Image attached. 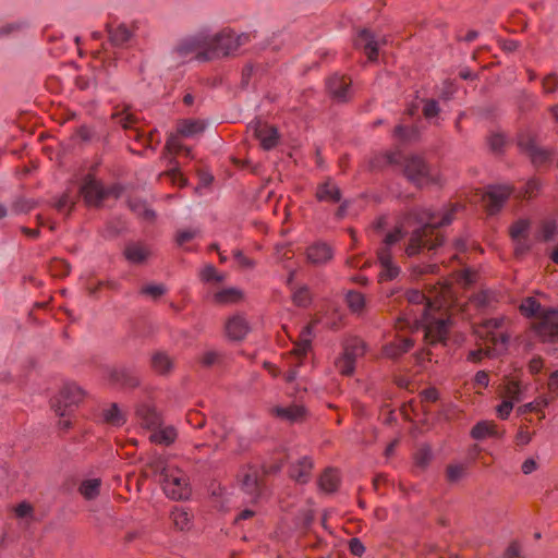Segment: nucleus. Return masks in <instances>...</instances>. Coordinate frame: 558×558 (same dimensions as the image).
<instances>
[{
    "instance_id": "27",
    "label": "nucleus",
    "mask_w": 558,
    "mask_h": 558,
    "mask_svg": "<svg viewBox=\"0 0 558 558\" xmlns=\"http://www.w3.org/2000/svg\"><path fill=\"white\" fill-rule=\"evenodd\" d=\"M365 351L366 343L357 337H352L344 342L342 354H344L347 357H349L355 363L356 359L365 354Z\"/></svg>"
},
{
    "instance_id": "60",
    "label": "nucleus",
    "mask_w": 558,
    "mask_h": 558,
    "mask_svg": "<svg viewBox=\"0 0 558 558\" xmlns=\"http://www.w3.org/2000/svg\"><path fill=\"white\" fill-rule=\"evenodd\" d=\"M403 238V232L401 228H396L393 231L389 232L385 240L384 245L391 246L399 242Z\"/></svg>"
},
{
    "instance_id": "57",
    "label": "nucleus",
    "mask_w": 558,
    "mask_h": 558,
    "mask_svg": "<svg viewBox=\"0 0 558 558\" xmlns=\"http://www.w3.org/2000/svg\"><path fill=\"white\" fill-rule=\"evenodd\" d=\"M513 403L511 400H505L497 407V414L501 420H507L513 409Z\"/></svg>"
},
{
    "instance_id": "34",
    "label": "nucleus",
    "mask_w": 558,
    "mask_h": 558,
    "mask_svg": "<svg viewBox=\"0 0 558 558\" xmlns=\"http://www.w3.org/2000/svg\"><path fill=\"white\" fill-rule=\"evenodd\" d=\"M313 335V325L308 324L306 325L300 335V340L295 343V347L293 349V353L298 356H304L307 351L311 349L312 344V337Z\"/></svg>"
},
{
    "instance_id": "12",
    "label": "nucleus",
    "mask_w": 558,
    "mask_h": 558,
    "mask_svg": "<svg viewBox=\"0 0 558 558\" xmlns=\"http://www.w3.org/2000/svg\"><path fill=\"white\" fill-rule=\"evenodd\" d=\"M512 189L508 185H493L484 195L483 199L486 203V210L489 215L497 214L505 202L508 199Z\"/></svg>"
},
{
    "instance_id": "61",
    "label": "nucleus",
    "mask_w": 558,
    "mask_h": 558,
    "mask_svg": "<svg viewBox=\"0 0 558 558\" xmlns=\"http://www.w3.org/2000/svg\"><path fill=\"white\" fill-rule=\"evenodd\" d=\"M395 135L403 141H410L412 136L416 135V131L410 130L404 125H397L395 128Z\"/></svg>"
},
{
    "instance_id": "40",
    "label": "nucleus",
    "mask_w": 558,
    "mask_h": 558,
    "mask_svg": "<svg viewBox=\"0 0 558 558\" xmlns=\"http://www.w3.org/2000/svg\"><path fill=\"white\" fill-rule=\"evenodd\" d=\"M293 303L299 307H307L312 302V295L306 286L296 289L292 295Z\"/></svg>"
},
{
    "instance_id": "15",
    "label": "nucleus",
    "mask_w": 558,
    "mask_h": 558,
    "mask_svg": "<svg viewBox=\"0 0 558 558\" xmlns=\"http://www.w3.org/2000/svg\"><path fill=\"white\" fill-rule=\"evenodd\" d=\"M377 258L381 266L379 279L390 281L396 279L400 274V268L392 262V253L390 246L383 245L377 251Z\"/></svg>"
},
{
    "instance_id": "22",
    "label": "nucleus",
    "mask_w": 558,
    "mask_h": 558,
    "mask_svg": "<svg viewBox=\"0 0 558 558\" xmlns=\"http://www.w3.org/2000/svg\"><path fill=\"white\" fill-rule=\"evenodd\" d=\"M315 195L318 202L332 204L339 203L342 196L341 190L331 179L318 184Z\"/></svg>"
},
{
    "instance_id": "18",
    "label": "nucleus",
    "mask_w": 558,
    "mask_h": 558,
    "mask_svg": "<svg viewBox=\"0 0 558 558\" xmlns=\"http://www.w3.org/2000/svg\"><path fill=\"white\" fill-rule=\"evenodd\" d=\"M307 260L313 265H322L329 262L333 256L330 245L324 242H316L306 250Z\"/></svg>"
},
{
    "instance_id": "3",
    "label": "nucleus",
    "mask_w": 558,
    "mask_h": 558,
    "mask_svg": "<svg viewBox=\"0 0 558 558\" xmlns=\"http://www.w3.org/2000/svg\"><path fill=\"white\" fill-rule=\"evenodd\" d=\"M453 322L450 318H436L432 313V305L422 311L420 318L413 319V330L423 329L424 340L427 344H446Z\"/></svg>"
},
{
    "instance_id": "9",
    "label": "nucleus",
    "mask_w": 558,
    "mask_h": 558,
    "mask_svg": "<svg viewBox=\"0 0 558 558\" xmlns=\"http://www.w3.org/2000/svg\"><path fill=\"white\" fill-rule=\"evenodd\" d=\"M517 144L520 151L526 155L535 167L546 163L553 155L551 150L539 147L536 143L535 136L530 133H520L518 135Z\"/></svg>"
},
{
    "instance_id": "37",
    "label": "nucleus",
    "mask_w": 558,
    "mask_h": 558,
    "mask_svg": "<svg viewBox=\"0 0 558 558\" xmlns=\"http://www.w3.org/2000/svg\"><path fill=\"white\" fill-rule=\"evenodd\" d=\"M100 485L99 478L85 480L81 483L78 492L85 499L92 500L99 495Z\"/></svg>"
},
{
    "instance_id": "17",
    "label": "nucleus",
    "mask_w": 558,
    "mask_h": 558,
    "mask_svg": "<svg viewBox=\"0 0 558 558\" xmlns=\"http://www.w3.org/2000/svg\"><path fill=\"white\" fill-rule=\"evenodd\" d=\"M350 81H347L344 76L332 75L327 81V88L337 101H347L351 97Z\"/></svg>"
},
{
    "instance_id": "25",
    "label": "nucleus",
    "mask_w": 558,
    "mask_h": 558,
    "mask_svg": "<svg viewBox=\"0 0 558 558\" xmlns=\"http://www.w3.org/2000/svg\"><path fill=\"white\" fill-rule=\"evenodd\" d=\"M153 371L159 375H168L174 366L173 360L166 352H155L150 359Z\"/></svg>"
},
{
    "instance_id": "48",
    "label": "nucleus",
    "mask_w": 558,
    "mask_h": 558,
    "mask_svg": "<svg viewBox=\"0 0 558 558\" xmlns=\"http://www.w3.org/2000/svg\"><path fill=\"white\" fill-rule=\"evenodd\" d=\"M505 396L512 402L521 400V389L518 381L509 380L505 386Z\"/></svg>"
},
{
    "instance_id": "62",
    "label": "nucleus",
    "mask_w": 558,
    "mask_h": 558,
    "mask_svg": "<svg viewBox=\"0 0 558 558\" xmlns=\"http://www.w3.org/2000/svg\"><path fill=\"white\" fill-rule=\"evenodd\" d=\"M513 241L515 242V245H514L515 256H522V255L526 254L532 247V245L526 241V238L513 240Z\"/></svg>"
},
{
    "instance_id": "10",
    "label": "nucleus",
    "mask_w": 558,
    "mask_h": 558,
    "mask_svg": "<svg viewBox=\"0 0 558 558\" xmlns=\"http://www.w3.org/2000/svg\"><path fill=\"white\" fill-rule=\"evenodd\" d=\"M248 128L253 131L255 137L259 141L260 146L265 150H270L278 145L279 133L274 125L256 120L251 122Z\"/></svg>"
},
{
    "instance_id": "56",
    "label": "nucleus",
    "mask_w": 558,
    "mask_h": 558,
    "mask_svg": "<svg viewBox=\"0 0 558 558\" xmlns=\"http://www.w3.org/2000/svg\"><path fill=\"white\" fill-rule=\"evenodd\" d=\"M54 208L63 213L65 209H68V214L71 211V209L74 206V202L70 198L69 194L64 193L54 204Z\"/></svg>"
},
{
    "instance_id": "39",
    "label": "nucleus",
    "mask_w": 558,
    "mask_h": 558,
    "mask_svg": "<svg viewBox=\"0 0 558 558\" xmlns=\"http://www.w3.org/2000/svg\"><path fill=\"white\" fill-rule=\"evenodd\" d=\"M531 221L529 219H519L514 221L509 228V235L512 240L527 238Z\"/></svg>"
},
{
    "instance_id": "33",
    "label": "nucleus",
    "mask_w": 558,
    "mask_h": 558,
    "mask_svg": "<svg viewBox=\"0 0 558 558\" xmlns=\"http://www.w3.org/2000/svg\"><path fill=\"white\" fill-rule=\"evenodd\" d=\"M242 291L236 288L222 289L214 294V302L219 305L236 303L242 299Z\"/></svg>"
},
{
    "instance_id": "21",
    "label": "nucleus",
    "mask_w": 558,
    "mask_h": 558,
    "mask_svg": "<svg viewBox=\"0 0 558 558\" xmlns=\"http://www.w3.org/2000/svg\"><path fill=\"white\" fill-rule=\"evenodd\" d=\"M313 469V460L305 456L292 463L289 470V475L292 480L300 484H305L311 478V472Z\"/></svg>"
},
{
    "instance_id": "50",
    "label": "nucleus",
    "mask_w": 558,
    "mask_h": 558,
    "mask_svg": "<svg viewBox=\"0 0 558 558\" xmlns=\"http://www.w3.org/2000/svg\"><path fill=\"white\" fill-rule=\"evenodd\" d=\"M407 298H408L409 303H411V304H414V305L423 304L424 305L423 310L427 306V304H430L433 306L432 302L425 296V294L418 290L409 291L407 294Z\"/></svg>"
},
{
    "instance_id": "41",
    "label": "nucleus",
    "mask_w": 558,
    "mask_h": 558,
    "mask_svg": "<svg viewBox=\"0 0 558 558\" xmlns=\"http://www.w3.org/2000/svg\"><path fill=\"white\" fill-rule=\"evenodd\" d=\"M347 303L350 310L354 313H361L365 306V298L362 293L350 291L347 294Z\"/></svg>"
},
{
    "instance_id": "63",
    "label": "nucleus",
    "mask_w": 558,
    "mask_h": 558,
    "mask_svg": "<svg viewBox=\"0 0 558 558\" xmlns=\"http://www.w3.org/2000/svg\"><path fill=\"white\" fill-rule=\"evenodd\" d=\"M349 549H350L351 554H353L354 556H359V557L365 553V546L356 537H353L349 541Z\"/></svg>"
},
{
    "instance_id": "19",
    "label": "nucleus",
    "mask_w": 558,
    "mask_h": 558,
    "mask_svg": "<svg viewBox=\"0 0 558 558\" xmlns=\"http://www.w3.org/2000/svg\"><path fill=\"white\" fill-rule=\"evenodd\" d=\"M110 380L119 385L121 388H136L140 386L141 380L137 374L130 368L121 367L112 369L110 373Z\"/></svg>"
},
{
    "instance_id": "54",
    "label": "nucleus",
    "mask_w": 558,
    "mask_h": 558,
    "mask_svg": "<svg viewBox=\"0 0 558 558\" xmlns=\"http://www.w3.org/2000/svg\"><path fill=\"white\" fill-rule=\"evenodd\" d=\"M488 145L492 151L500 153L505 146V136L502 134H492L488 137Z\"/></svg>"
},
{
    "instance_id": "45",
    "label": "nucleus",
    "mask_w": 558,
    "mask_h": 558,
    "mask_svg": "<svg viewBox=\"0 0 558 558\" xmlns=\"http://www.w3.org/2000/svg\"><path fill=\"white\" fill-rule=\"evenodd\" d=\"M465 475V468L462 464H450L446 470V477L449 483H457Z\"/></svg>"
},
{
    "instance_id": "24",
    "label": "nucleus",
    "mask_w": 558,
    "mask_h": 558,
    "mask_svg": "<svg viewBox=\"0 0 558 558\" xmlns=\"http://www.w3.org/2000/svg\"><path fill=\"white\" fill-rule=\"evenodd\" d=\"M109 40L116 47L124 46L133 36V32L128 28L125 24L113 26L112 24L106 25Z\"/></svg>"
},
{
    "instance_id": "49",
    "label": "nucleus",
    "mask_w": 558,
    "mask_h": 558,
    "mask_svg": "<svg viewBox=\"0 0 558 558\" xmlns=\"http://www.w3.org/2000/svg\"><path fill=\"white\" fill-rule=\"evenodd\" d=\"M539 189V181L536 179H531L525 183L524 189L520 192L519 196L523 198H532L538 193Z\"/></svg>"
},
{
    "instance_id": "16",
    "label": "nucleus",
    "mask_w": 558,
    "mask_h": 558,
    "mask_svg": "<svg viewBox=\"0 0 558 558\" xmlns=\"http://www.w3.org/2000/svg\"><path fill=\"white\" fill-rule=\"evenodd\" d=\"M207 34L199 33L195 36L187 37L183 39L175 48V51L181 57H186L192 52H197L207 50Z\"/></svg>"
},
{
    "instance_id": "31",
    "label": "nucleus",
    "mask_w": 558,
    "mask_h": 558,
    "mask_svg": "<svg viewBox=\"0 0 558 558\" xmlns=\"http://www.w3.org/2000/svg\"><path fill=\"white\" fill-rule=\"evenodd\" d=\"M102 420L105 423L113 426H122L126 422V417L118 403H111L109 408L102 410Z\"/></svg>"
},
{
    "instance_id": "14",
    "label": "nucleus",
    "mask_w": 558,
    "mask_h": 558,
    "mask_svg": "<svg viewBox=\"0 0 558 558\" xmlns=\"http://www.w3.org/2000/svg\"><path fill=\"white\" fill-rule=\"evenodd\" d=\"M84 201L90 206H99L105 199V187L94 177L88 174L81 186Z\"/></svg>"
},
{
    "instance_id": "44",
    "label": "nucleus",
    "mask_w": 558,
    "mask_h": 558,
    "mask_svg": "<svg viewBox=\"0 0 558 558\" xmlns=\"http://www.w3.org/2000/svg\"><path fill=\"white\" fill-rule=\"evenodd\" d=\"M432 457L433 454L429 447L423 446L418 448L414 454V461L416 466L425 469L429 464Z\"/></svg>"
},
{
    "instance_id": "42",
    "label": "nucleus",
    "mask_w": 558,
    "mask_h": 558,
    "mask_svg": "<svg viewBox=\"0 0 558 558\" xmlns=\"http://www.w3.org/2000/svg\"><path fill=\"white\" fill-rule=\"evenodd\" d=\"M541 310V303L532 296L525 298L521 305L520 311L526 317L535 316Z\"/></svg>"
},
{
    "instance_id": "46",
    "label": "nucleus",
    "mask_w": 558,
    "mask_h": 558,
    "mask_svg": "<svg viewBox=\"0 0 558 558\" xmlns=\"http://www.w3.org/2000/svg\"><path fill=\"white\" fill-rule=\"evenodd\" d=\"M221 360L222 354L219 351L215 350H208L204 352L199 357V362L204 367L217 365L221 362Z\"/></svg>"
},
{
    "instance_id": "2",
    "label": "nucleus",
    "mask_w": 558,
    "mask_h": 558,
    "mask_svg": "<svg viewBox=\"0 0 558 558\" xmlns=\"http://www.w3.org/2000/svg\"><path fill=\"white\" fill-rule=\"evenodd\" d=\"M386 163L400 167L407 180L417 189L436 181L432 168L420 155H402L399 151L387 153L383 156Z\"/></svg>"
},
{
    "instance_id": "59",
    "label": "nucleus",
    "mask_w": 558,
    "mask_h": 558,
    "mask_svg": "<svg viewBox=\"0 0 558 558\" xmlns=\"http://www.w3.org/2000/svg\"><path fill=\"white\" fill-rule=\"evenodd\" d=\"M35 202L28 199H17L13 203V209L16 213H27L35 207Z\"/></svg>"
},
{
    "instance_id": "11",
    "label": "nucleus",
    "mask_w": 558,
    "mask_h": 558,
    "mask_svg": "<svg viewBox=\"0 0 558 558\" xmlns=\"http://www.w3.org/2000/svg\"><path fill=\"white\" fill-rule=\"evenodd\" d=\"M385 44V38L377 39L375 34L367 28L361 29L354 40L355 47L363 49L369 61L377 60L379 46Z\"/></svg>"
},
{
    "instance_id": "26",
    "label": "nucleus",
    "mask_w": 558,
    "mask_h": 558,
    "mask_svg": "<svg viewBox=\"0 0 558 558\" xmlns=\"http://www.w3.org/2000/svg\"><path fill=\"white\" fill-rule=\"evenodd\" d=\"M414 345L411 338H403L397 342L388 343L384 347V354L389 359H398L402 354L409 352Z\"/></svg>"
},
{
    "instance_id": "52",
    "label": "nucleus",
    "mask_w": 558,
    "mask_h": 558,
    "mask_svg": "<svg viewBox=\"0 0 558 558\" xmlns=\"http://www.w3.org/2000/svg\"><path fill=\"white\" fill-rule=\"evenodd\" d=\"M440 112L438 102L435 99H425L423 114L426 119H432Z\"/></svg>"
},
{
    "instance_id": "4",
    "label": "nucleus",
    "mask_w": 558,
    "mask_h": 558,
    "mask_svg": "<svg viewBox=\"0 0 558 558\" xmlns=\"http://www.w3.org/2000/svg\"><path fill=\"white\" fill-rule=\"evenodd\" d=\"M160 482L165 494L173 500L187 499L191 495L187 477L181 470L163 468Z\"/></svg>"
},
{
    "instance_id": "55",
    "label": "nucleus",
    "mask_w": 558,
    "mask_h": 558,
    "mask_svg": "<svg viewBox=\"0 0 558 558\" xmlns=\"http://www.w3.org/2000/svg\"><path fill=\"white\" fill-rule=\"evenodd\" d=\"M543 88L545 93H554L558 89V75L550 73L543 80Z\"/></svg>"
},
{
    "instance_id": "38",
    "label": "nucleus",
    "mask_w": 558,
    "mask_h": 558,
    "mask_svg": "<svg viewBox=\"0 0 558 558\" xmlns=\"http://www.w3.org/2000/svg\"><path fill=\"white\" fill-rule=\"evenodd\" d=\"M129 208L136 214L138 217H142L146 220H154L156 217V214L153 209L148 208L146 203L138 199V198H132L128 202Z\"/></svg>"
},
{
    "instance_id": "7",
    "label": "nucleus",
    "mask_w": 558,
    "mask_h": 558,
    "mask_svg": "<svg viewBox=\"0 0 558 558\" xmlns=\"http://www.w3.org/2000/svg\"><path fill=\"white\" fill-rule=\"evenodd\" d=\"M240 487L253 501H257L264 489L263 474L256 465H243L238 474Z\"/></svg>"
},
{
    "instance_id": "13",
    "label": "nucleus",
    "mask_w": 558,
    "mask_h": 558,
    "mask_svg": "<svg viewBox=\"0 0 558 558\" xmlns=\"http://www.w3.org/2000/svg\"><path fill=\"white\" fill-rule=\"evenodd\" d=\"M135 414L143 428L153 430L162 425L161 414L150 403H140L136 407Z\"/></svg>"
},
{
    "instance_id": "28",
    "label": "nucleus",
    "mask_w": 558,
    "mask_h": 558,
    "mask_svg": "<svg viewBox=\"0 0 558 558\" xmlns=\"http://www.w3.org/2000/svg\"><path fill=\"white\" fill-rule=\"evenodd\" d=\"M471 436L476 440H482L486 437H497V425L494 422L481 421L473 426Z\"/></svg>"
},
{
    "instance_id": "23",
    "label": "nucleus",
    "mask_w": 558,
    "mask_h": 558,
    "mask_svg": "<svg viewBox=\"0 0 558 558\" xmlns=\"http://www.w3.org/2000/svg\"><path fill=\"white\" fill-rule=\"evenodd\" d=\"M178 437V432L174 426H160L151 430L149 440L157 445L170 446Z\"/></svg>"
},
{
    "instance_id": "47",
    "label": "nucleus",
    "mask_w": 558,
    "mask_h": 558,
    "mask_svg": "<svg viewBox=\"0 0 558 558\" xmlns=\"http://www.w3.org/2000/svg\"><path fill=\"white\" fill-rule=\"evenodd\" d=\"M201 279L205 282H221L225 279V276L222 274H219L217 269L213 265L205 266L201 274Z\"/></svg>"
},
{
    "instance_id": "30",
    "label": "nucleus",
    "mask_w": 558,
    "mask_h": 558,
    "mask_svg": "<svg viewBox=\"0 0 558 558\" xmlns=\"http://www.w3.org/2000/svg\"><path fill=\"white\" fill-rule=\"evenodd\" d=\"M149 250L141 244H129L124 250V257L132 264H142L149 256Z\"/></svg>"
},
{
    "instance_id": "1",
    "label": "nucleus",
    "mask_w": 558,
    "mask_h": 558,
    "mask_svg": "<svg viewBox=\"0 0 558 558\" xmlns=\"http://www.w3.org/2000/svg\"><path fill=\"white\" fill-rule=\"evenodd\" d=\"M456 206L447 210L439 221H436V213L430 209L413 208L408 213V219L420 225L411 232L409 243L405 247L408 256L412 257L422 252L423 248L436 250L444 244V236L438 232L442 226L450 225L453 220Z\"/></svg>"
},
{
    "instance_id": "32",
    "label": "nucleus",
    "mask_w": 558,
    "mask_h": 558,
    "mask_svg": "<svg viewBox=\"0 0 558 558\" xmlns=\"http://www.w3.org/2000/svg\"><path fill=\"white\" fill-rule=\"evenodd\" d=\"M205 130V124L201 120L185 119L179 122L178 133L185 137L199 134Z\"/></svg>"
},
{
    "instance_id": "43",
    "label": "nucleus",
    "mask_w": 558,
    "mask_h": 558,
    "mask_svg": "<svg viewBox=\"0 0 558 558\" xmlns=\"http://www.w3.org/2000/svg\"><path fill=\"white\" fill-rule=\"evenodd\" d=\"M335 365L338 372L343 376H351L355 371V363L344 354L336 360Z\"/></svg>"
},
{
    "instance_id": "35",
    "label": "nucleus",
    "mask_w": 558,
    "mask_h": 558,
    "mask_svg": "<svg viewBox=\"0 0 558 558\" xmlns=\"http://www.w3.org/2000/svg\"><path fill=\"white\" fill-rule=\"evenodd\" d=\"M339 481L338 472L335 469H326L320 475L318 484L324 492L333 493L338 488Z\"/></svg>"
},
{
    "instance_id": "51",
    "label": "nucleus",
    "mask_w": 558,
    "mask_h": 558,
    "mask_svg": "<svg viewBox=\"0 0 558 558\" xmlns=\"http://www.w3.org/2000/svg\"><path fill=\"white\" fill-rule=\"evenodd\" d=\"M557 223L555 221H545L541 228V238L543 241H550L557 233Z\"/></svg>"
},
{
    "instance_id": "64",
    "label": "nucleus",
    "mask_w": 558,
    "mask_h": 558,
    "mask_svg": "<svg viewBox=\"0 0 558 558\" xmlns=\"http://www.w3.org/2000/svg\"><path fill=\"white\" fill-rule=\"evenodd\" d=\"M520 556V544L517 541H513L507 547L504 557L505 558H517Z\"/></svg>"
},
{
    "instance_id": "36",
    "label": "nucleus",
    "mask_w": 558,
    "mask_h": 558,
    "mask_svg": "<svg viewBox=\"0 0 558 558\" xmlns=\"http://www.w3.org/2000/svg\"><path fill=\"white\" fill-rule=\"evenodd\" d=\"M275 413L280 418L296 422L304 416L305 409L302 405L293 404L287 408H276Z\"/></svg>"
},
{
    "instance_id": "5",
    "label": "nucleus",
    "mask_w": 558,
    "mask_h": 558,
    "mask_svg": "<svg viewBox=\"0 0 558 558\" xmlns=\"http://www.w3.org/2000/svg\"><path fill=\"white\" fill-rule=\"evenodd\" d=\"M84 390L74 383L64 384L59 393L52 399L51 408L61 417L70 416L75 408L84 400Z\"/></svg>"
},
{
    "instance_id": "6",
    "label": "nucleus",
    "mask_w": 558,
    "mask_h": 558,
    "mask_svg": "<svg viewBox=\"0 0 558 558\" xmlns=\"http://www.w3.org/2000/svg\"><path fill=\"white\" fill-rule=\"evenodd\" d=\"M207 50L196 54V59L199 61L227 57L235 52L231 31L225 29L214 36L207 34Z\"/></svg>"
},
{
    "instance_id": "8",
    "label": "nucleus",
    "mask_w": 558,
    "mask_h": 558,
    "mask_svg": "<svg viewBox=\"0 0 558 558\" xmlns=\"http://www.w3.org/2000/svg\"><path fill=\"white\" fill-rule=\"evenodd\" d=\"M533 330L543 342L558 341V310L547 308L539 313Z\"/></svg>"
},
{
    "instance_id": "20",
    "label": "nucleus",
    "mask_w": 558,
    "mask_h": 558,
    "mask_svg": "<svg viewBox=\"0 0 558 558\" xmlns=\"http://www.w3.org/2000/svg\"><path fill=\"white\" fill-rule=\"evenodd\" d=\"M250 331V325L244 316L234 315L226 323V332L231 340L240 341Z\"/></svg>"
},
{
    "instance_id": "58",
    "label": "nucleus",
    "mask_w": 558,
    "mask_h": 558,
    "mask_svg": "<svg viewBox=\"0 0 558 558\" xmlns=\"http://www.w3.org/2000/svg\"><path fill=\"white\" fill-rule=\"evenodd\" d=\"M166 147L169 150H174L175 153L184 150L187 156L191 154V149L180 144L175 136H171L168 138Z\"/></svg>"
},
{
    "instance_id": "53",
    "label": "nucleus",
    "mask_w": 558,
    "mask_h": 558,
    "mask_svg": "<svg viewBox=\"0 0 558 558\" xmlns=\"http://www.w3.org/2000/svg\"><path fill=\"white\" fill-rule=\"evenodd\" d=\"M141 293L158 299L166 293V288L163 284H148L142 288Z\"/></svg>"
},
{
    "instance_id": "29",
    "label": "nucleus",
    "mask_w": 558,
    "mask_h": 558,
    "mask_svg": "<svg viewBox=\"0 0 558 558\" xmlns=\"http://www.w3.org/2000/svg\"><path fill=\"white\" fill-rule=\"evenodd\" d=\"M170 518L173 525L180 531L190 530L192 526V514L183 507H174Z\"/></svg>"
}]
</instances>
